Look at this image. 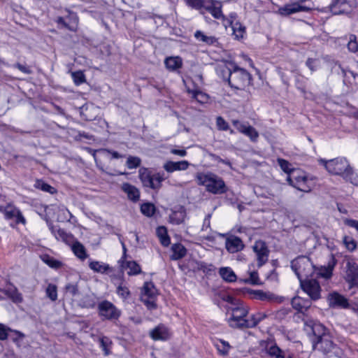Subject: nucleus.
Wrapping results in <instances>:
<instances>
[{
    "mask_svg": "<svg viewBox=\"0 0 358 358\" xmlns=\"http://www.w3.org/2000/svg\"><path fill=\"white\" fill-rule=\"evenodd\" d=\"M231 312L227 322L230 327L234 329H250L256 327L265 317V314L257 313L247 318L249 308L244 303L239 306L231 307Z\"/></svg>",
    "mask_w": 358,
    "mask_h": 358,
    "instance_id": "obj_1",
    "label": "nucleus"
},
{
    "mask_svg": "<svg viewBox=\"0 0 358 358\" xmlns=\"http://www.w3.org/2000/svg\"><path fill=\"white\" fill-rule=\"evenodd\" d=\"M196 180L199 185L204 186L206 190L213 194H222L227 192V187L223 179L212 172L197 173Z\"/></svg>",
    "mask_w": 358,
    "mask_h": 358,
    "instance_id": "obj_2",
    "label": "nucleus"
},
{
    "mask_svg": "<svg viewBox=\"0 0 358 358\" xmlns=\"http://www.w3.org/2000/svg\"><path fill=\"white\" fill-rule=\"evenodd\" d=\"M231 67H224L226 76H229V84L231 87L243 90L250 84V74L243 69L230 64Z\"/></svg>",
    "mask_w": 358,
    "mask_h": 358,
    "instance_id": "obj_3",
    "label": "nucleus"
},
{
    "mask_svg": "<svg viewBox=\"0 0 358 358\" xmlns=\"http://www.w3.org/2000/svg\"><path fill=\"white\" fill-rule=\"evenodd\" d=\"M315 347L322 352L327 358H343L344 355L342 349L334 344L329 334L320 336Z\"/></svg>",
    "mask_w": 358,
    "mask_h": 358,
    "instance_id": "obj_4",
    "label": "nucleus"
},
{
    "mask_svg": "<svg viewBox=\"0 0 358 358\" xmlns=\"http://www.w3.org/2000/svg\"><path fill=\"white\" fill-rule=\"evenodd\" d=\"M319 162L331 174L341 176L343 178H347L349 175L350 165L344 157H338L330 160L320 159Z\"/></svg>",
    "mask_w": 358,
    "mask_h": 358,
    "instance_id": "obj_5",
    "label": "nucleus"
},
{
    "mask_svg": "<svg viewBox=\"0 0 358 358\" xmlns=\"http://www.w3.org/2000/svg\"><path fill=\"white\" fill-rule=\"evenodd\" d=\"M287 181L294 187L304 192H310L314 185L313 178L300 170L293 171L292 175L287 176Z\"/></svg>",
    "mask_w": 358,
    "mask_h": 358,
    "instance_id": "obj_6",
    "label": "nucleus"
},
{
    "mask_svg": "<svg viewBox=\"0 0 358 358\" xmlns=\"http://www.w3.org/2000/svg\"><path fill=\"white\" fill-rule=\"evenodd\" d=\"M292 270L297 275L300 282L303 281V278H308L313 271L312 262L305 256L299 257L292 262Z\"/></svg>",
    "mask_w": 358,
    "mask_h": 358,
    "instance_id": "obj_7",
    "label": "nucleus"
},
{
    "mask_svg": "<svg viewBox=\"0 0 358 358\" xmlns=\"http://www.w3.org/2000/svg\"><path fill=\"white\" fill-rule=\"evenodd\" d=\"M139 178L144 187L159 189L165 180L164 173H157L151 175L148 169L141 168L138 171Z\"/></svg>",
    "mask_w": 358,
    "mask_h": 358,
    "instance_id": "obj_8",
    "label": "nucleus"
},
{
    "mask_svg": "<svg viewBox=\"0 0 358 358\" xmlns=\"http://www.w3.org/2000/svg\"><path fill=\"white\" fill-rule=\"evenodd\" d=\"M98 311L101 317L105 320H117L121 311L110 301L104 300L98 304Z\"/></svg>",
    "mask_w": 358,
    "mask_h": 358,
    "instance_id": "obj_9",
    "label": "nucleus"
},
{
    "mask_svg": "<svg viewBox=\"0 0 358 358\" xmlns=\"http://www.w3.org/2000/svg\"><path fill=\"white\" fill-rule=\"evenodd\" d=\"M157 294V289L151 282H145L143 287L141 295L142 302L149 309H154L156 308L155 298Z\"/></svg>",
    "mask_w": 358,
    "mask_h": 358,
    "instance_id": "obj_10",
    "label": "nucleus"
},
{
    "mask_svg": "<svg viewBox=\"0 0 358 358\" xmlns=\"http://www.w3.org/2000/svg\"><path fill=\"white\" fill-rule=\"evenodd\" d=\"M252 250L255 254V258L259 268L264 265L268 260L269 250L267 245L263 241L259 240L252 245Z\"/></svg>",
    "mask_w": 358,
    "mask_h": 358,
    "instance_id": "obj_11",
    "label": "nucleus"
},
{
    "mask_svg": "<svg viewBox=\"0 0 358 358\" xmlns=\"http://www.w3.org/2000/svg\"><path fill=\"white\" fill-rule=\"evenodd\" d=\"M302 289L310 296L311 300L316 301L321 297V287L315 279H304L300 282Z\"/></svg>",
    "mask_w": 358,
    "mask_h": 358,
    "instance_id": "obj_12",
    "label": "nucleus"
},
{
    "mask_svg": "<svg viewBox=\"0 0 358 358\" xmlns=\"http://www.w3.org/2000/svg\"><path fill=\"white\" fill-rule=\"evenodd\" d=\"M55 22L59 28H66L71 31H76L78 27V17L76 13L69 12L66 17H58Z\"/></svg>",
    "mask_w": 358,
    "mask_h": 358,
    "instance_id": "obj_13",
    "label": "nucleus"
},
{
    "mask_svg": "<svg viewBox=\"0 0 358 358\" xmlns=\"http://www.w3.org/2000/svg\"><path fill=\"white\" fill-rule=\"evenodd\" d=\"M345 280L349 284V287H358V264L353 261L346 263Z\"/></svg>",
    "mask_w": 358,
    "mask_h": 358,
    "instance_id": "obj_14",
    "label": "nucleus"
},
{
    "mask_svg": "<svg viewBox=\"0 0 358 358\" xmlns=\"http://www.w3.org/2000/svg\"><path fill=\"white\" fill-rule=\"evenodd\" d=\"M236 13H232L229 15V19H227V27H231L233 31V35L235 39L240 40L243 38L245 34V27L242 25L237 20Z\"/></svg>",
    "mask_w": 358,
    "mask_h": 358,
    "instance_id": "obj_15",
    "label": "nucleus"
},
{
    "mask_svg": "<svg viewBox=\"0 0 358 358\" xmlns=\"http://www.w3.org/2000/svg\"><path fill=\"white\" fill-rule=\"evenodd\" d=\"M0 212L4 215L5 218L7 220L15 219L17 223L25 222V219L20 211L11 204L0 206Z\"/></svg>",
    "mask_w": 358,
    "mask_h": 358,
    "instance_id": "obj_16",
    "label": "nucleus"
},
{
    "mask_svg": "<svg viewBox=\"0 0 358 358\" xmlns=\"http://www.w3.org/2000/svg\"><path fill=\"white\" fill-rule=\"evenodd\" d=\"M329 305L331 308H347L349 307L348 299L338 292H334L327 298Z\"/></svg>",
    "mask_w": 358,
    "mask_h": 358,
    "instance_id": "obj_17",
    "label": "nucleus"
},
{
    "mask_svg": "<svg viewBox=\"0 0 358 358\" xmlns=\"http://www.w3.org/2000/svg\"><path fill=\"white\" fill-rule=\"evenodd\" d=\"M150 336L154 341H166L171 336V333L168 327L159 324L150 331Z\"/></svg>",
    "mask_w": 358,
    "mask_h": 358,
    "instance_id": "obj_18",
    "label": "nucleus"
},
{
    "mask_svg": "<svg viewBox=\"0 0 358 358\" xmlns=\"http://www.w3.org/2000/svg\"><path fill=\"white\" fill-rule=\"evenodd\" d=\"M221 7L220 3L213 1L211 5L205 6L204 9L210 13L215 19L222 20L223 25L227 27L226 20L229 19V17H225V16L222 15Z\"/></svg>",
    "mask_w": 358,
    "mask_h": 358,
    "instance_id": "obj_19",
    "label": "nucleus"
},
{
    "mask_svg": "<svg viewBox=\"0 0 358 358\" xmlns=\"http://www.w3.org/2000/svg\"><path fill=\"white\" fill-rule=\"evenodd\" d=\"M225 248L229 252L235 253L242 250L244 248V244L240 238L231 236L226 239Z\"/></svg>",
    "mask_w": 358,
    "mask_h": 358,
    "instance_id": "obj_20",
    "label": "nucleus"
},
{
    "mask_svg": "<svg viewBox=\"0 0 358 358\" xmlns=\"http://www.w3.org/2000/svg\"><path fill=\"white\" fill-rule=\"evenodd\" d=\"M122 191L125 193L129 200L137 202L140 199V191L134 185L128 182H124L121 185Z\"/></svg>",
    "mask_w": 358,
    "mask_h": 358,
    "instance_id": "obj_21",
    "label": "nucleus"
},
{
    "mask_svg": "<svg viewBox=\"0 0 358 358\" xmlns=\"http://www.w3.org/2000/svg\"><path fill=\"white\" fill-rule=\"evenodd\" d=\"M189 163L186 161L173 162L168 161L164 165V169L168 173H173L176 171H185L188 169Z\"/></svg>",
    "mask_w": 358,
    "mask_h": 358,
    "instance_id": "obj_22",
    "label": "nucleus"
},
{
    "mask_svg": "<svg viewBox=\"0 0 358 358\" xmlns=\"http://www.w3.org/2000/svg\"><path fill=\"white\" fill-rule=\"evenodd\" d=\"M292 306L294 309L299 313H303L311 306V300L303 299L300 296H295L292 299Z\"/></svg>",
    "mask_w": 358,
    "mask_h": 358,
    "instance_id": "obj_23",
    "label": "nucleus"
},
{
    "mask_svg": "<svg viewBox=\"0 0 358 358\" xmlns=\"http://www.w3.org/2000/svg\"><path fill=\"white\" fill-rule=\"evenodd\" d=\"M50 229L57 240L62 241L66 244H71L73 242V236L66 233L64 229L56 227H52Z\"/></svg>",
    "mask_w": 358,
    "mask_h": 358,
    "instance_id": "obj_24",
    "label": "nucleus"
},
{
    "mask_svg": "<svg viewBox=\"0 0 358 358\" xmlns=\"http://www.w3.org/2000/svg\"><path fill=\"white\" fill-rule=\"evenodd\" d=\"M186 218V210L180 206L178 210H173L169 216L170 222L173 224H182Z\"/></svg>",
    "mask_w": 358,
    "mask_h": 358,
    "instance_id": "obj_25",
    "label": "nucleus"
},
{
    "mask_svg": "<svg viewBox=\"0 0 358 358\" xmlns=\"http://www.w3.org/2000/svg\"><path fill=\"white\" fill-rule=\"evenodd\" d=\"M5 293L13 302L19 303L22 301L21 294L17 289L13 285H8L6 287L1 290Z\"/></svg>",
    "mask_w": 358,
    "mask_h": 358,
    "instance_id": "obj_26",
    "label": "nucleus"
},
{
    "mask_svg": "<svg viewBox=\"0 0 358 358\" xmlns=\"http://www.w3.org/2000/svg\"><path fill=\"white\" fill-rule=\"evenodd\" d=\"M172 254L170 256L171 260H179L187 254L186 248L181 243H175L171 246Z\"/></svg>",
    "mask_w": 358,
    "mask_h": 358,
    "instance_id": "obj_27",
    "label": "nucleus"
},
{
    "mask_svg": "<svg viewBox=\"0 0 358 358\" xmlns=\"http://www.w3.org/2000/svg\"><path fill=\"white\" fill-rule=\"evenodd\" d=\"M71 249L75 255L81 260H84L87 257L86 250L83 244L78 241L71 243Z\"/></svg>",
    "mask_w": 358,
    "mask_h": 358,
    "instance_id": "obj_28",
    "label": "nucleus"
},
{
    "mask_svg": "<svg viewBox=\"0 0 358 358\" xmlns=\"http://www.w3.org/2000/svg\"><path fill=\"white\" fill-rule=\"evenodd\" d=\"M166 67L170 71H175L182 66V59L179 57H170L165 59Z\"/></svg>",
    "mask_w": 358,
    "mask_h": 358,
    "instance_id": "obj_29",
    "label": "nucleus"
},
{
    "mask_svg": "<svg viewBox=\"0 0 358 358\" xmlns=\"http://www.w3.org/2000/svg\"><path fill=\"white\" fill-rule=\"evenodd\" d=\"M219 273L222 279L227 282H232L236 280V275L229 267L220 268Z\"/></svg>",
    "mask_w": 358,
    "mask_h": 358,
    "instance_id": "obj_30",
    "label": "nucleus"
},
{
    "mask_svg": "<svg viewBox=\"0 0 358 358\" xmlns=\"http://www.w3.org/2000/svg\"><path fill=\"white\" fill-rule=\"evenodd\" d=\"M89 266L92 270L96 273H105L110 270L108 264L98 261L90 262Z\"/></svg>",
    "mask_w": 358,
    "mask_h": 358,
    "instance_id": "obj_31",
    "label": "nucleus"
},
{
    "mask_svg": "<svg viewBox=\"0 0 358 358\" xmlns=\"http://www.w3.org/2000/svg\"><path fill=\"white\" fill-rule=\"evenodd\" d=\"M129 275H138L141 272V266L134 261H129L123 266Z\"/></svg>",
    "mask_w": 358,
    "mask_h": 358,
    "instance_id": "obj_32",
    "label": "nucleus"
},
{
    "mask_svg": "<svg viewBox=\"0 0 358 358\" xmlns=\"http://www.w3.org/2000/svg\"><path fill=\"white\" fill-rule=\"evenodd\" d=\"M157 235L162 245L167 247L170 244V238L164 227H159L157 229Z\"/></svg>",
    "mask_w": 358,
    "mask_h": 358,
    "instance_id": "obj_33",
    "label": "nucleus"
},
{
    "mask_svg": "<svg viewBox=\"0 0 358 358\" xmlns=\"http://www.w3.org/2000/svg\"><path fill=\"white\" fill-rule=\"evenodd\" d=\"M194 37L199 41H202L208 45H213L217 42V38L213 36H206L201 31H196Z\"/></svg>",
    "mask_w": 358,
    "mask_h": 358,
    "instance_id": "obj_34",
    "label": "nucleus"
},
{
    "mask_svg": "<svg viewBox=\"0 0 358 358\" xmlns=\"http://www.w3.org/2000/svg\"><path fill=\"white\" fill-rule=\"evenodd\" d=\"M267 353L272 357L285 358V352L276 345H272L268 347Z\"/></svg>",
    "mask_w": 358,
    "mask_h": 358,
    "instance_id": "obj_35",
    "label": "nucleus"
},
{
    "mask_svg": "<svg viewBox=\"0 0 358 358\" xmlns=\"http://www.w3.org/2000/svg\"><path fill=\"white\" fill-rule=\"evenodd\" d=\"M215 347L222 355H227L231 349L229 343L224 340H219L215 343Z\"/></svg>",
    "mask_w": 358,
    "mask_h": 358,
    "instance_id": "obj_36",
    "label": "nucleus"
},
{
    "mask_svg": "<svg viewBox=\"0 0 358 358\" xmlns=\"http://www.w3.org/2000/svg\"><path fill=\"white\" fill-rule=\"evenodd\" d=\"M278 164L281 168V169L286 173L289 175H292L293 171H295L292 167V164L287 160L283 159H278Z\"/></svg>",
    "mask_w": 358,
    "mask_h": 358,
    "instance_id": "obj_37",
    "label": "nucleus"
},
{
    "mask_svg": "<svg viewBox=\"0 0 358 358\" xmlns=\"http://www.w3.org/2000/svg\"><path fill=\"white\" fill-rule=\"evenodd\" d=\"M343 242L346 249L350 252H353L357 249V243L352 237L345 236Z\"/></svg>",
    "mask_w": 358,
    "mask_h": 358,
    "instance_id": "obj_38",
    "label": "nucleus"
},
{
    "mask_svg": "<svg viewBox=\"0 0 358 358\" xmlns=\"http://www.w3.org/2000/svg\"><path fill=\"white\" fill-rule=\"evenodd\" d=\"M141 211L144 215L151 217L155 212V207L152 203H145L141 205Z\"/></svg>",
    "mask_w": 358,
    "mask_h": 358,
    "instance_id": "obj_39",
    "label": "nucleus"
},
{
    "mask_svg": "<svg viewBox=\"0 0 358 358\" xmlns=\"http://www.w3.org/2000/svg\"><path fill=\"white\" fill-rule=\"evenodd\" d=\"M34 187L45 192H49L51 194L55 192L54 187L45 183L44 181L41 180H37L35 182Z\"/></svg>",
    "mask_w": 358,
    "mask_h": 358,
    "instance_id": "obj_40",
    "label": "nucleus"
},
{
    "mask_svg": "<svg viewBox=\"0 0 358 358\" xmlns=\"http://www.w3.org/2000/svg\"><path fill=\"white\" fill-rule=\"evenodd\" d=\"M117 294L123 299L127 300L130 296V291L129 288L124 285L123 283H121L117 288Z\"/></svg>",
    "mask_w": 358,
    "mask_h": 358,
    "instance_id": "obj_41",
    "label": "nucleus"
},
{
    "mask_svg": "<svg viewBox=\"0 0 358 358\" xmlns=\"http://www.w3.org/2000/svg\"><path fill=\"white\" fill-rule=\"evenodd\" d=\"M47 296L52 301H56L57 299V286L53 284H49L45 290Z\"/></svg>",
    "mask_w": 358,
    "mask_h": 358,
    "instance_id": "obj_42",
    "label": "nucleus"
},
{
    "mask_svg": "<svg viewBox=\"0 0 358 358\" xmlns=\"http://www.w3.org/2000/svg\"><path fill=\"white\" fill-rule=\"evenodd\" d=\"M347 47L350 52L353 53L358 52V43L355 35L352 34L350 36Z\"/></svg>",
    "mask_w": 358,
    "mask_h": 358,
    "instance_id": "obj_43",
    "label": "nucleus"
},
{
    "mask_svg": "<svg viewBox=\"0 0 358 358\" xmlns=\"http://www.w3.org/2000/svg\"><path fill=\"white\" fill-rule=\"evenodd\" d=\"M141 160L138 157L129 156L127 158L126 165L128 169H133L138 167L141 164Z\"/></svg>",
    "mask_w": 358,
    "mask_h": 358,
    "instance_id": "obj_44",
    "label": "nucleus"
},
{
    "mask_svg": "<svg viewBox=\"0 0 358 358\" xmlns=\"http://www.w3.org/2000/svg\"><path fill=\"white\" fill-rule=\"evenodd\" d=\"M244 134L249 137L250 141L252 142H257L259 138L258 131L250 125H249V127H247V130L245 131Z\"/></svg>",
    "mask_w": 358,
    "mask_h": 358,
    "instance_id": "obj_45",
    "label": "nucleus"
},
{
    "mask_svg": "<svg viewBox=\"0 0 358 358\" xmlns=\"http://www.w3.org/2000/svg\"><path fill=\"white\" fill-rule=\"evenodd\" d=\"M245 282L252 285H260L261 282L259 278L258 273L255 271L249 272V278L245 280Z\"/></svg>",
    "mask_w": 358,
    "mask_h": 358,
    "instance_id": "obj_46",
    "label": "nucleus"
},
{
    "mask_svg": "<svg viewBox=\"0 0 358 358\" xmlns=\"http://www.w3.org/2000/svg\"><path fill=\"white\" fill-rule=\"evenodd\" d=\"M99 343L100 346L102 348V350L104 351L105 355H108L110 353L109 351V346L111 344L110 340L106 336H103L99 338Z\"/></svg>",
    "mask_w": 358,
    "mask_h": 358,
    "instance_id": "obj_47",
    "label": "nucleus"
},
{
    "mask_svg": "<svg viewBox=\"0 0 358 358\" xmlns=\"http://www.w3.org/2000/svg\"><path fill=\"white\" fill-rule=\"evenodd\" d=\"M71 76H72L74 83L76 85H79L85 82V75L80 71L73 72L71 73Z\"/></svg>",
    "mask_w": 358,
    "mask_h": 358,
    "instance_id": "obj_48",
    "label": "nucleus"
},
{
    "mask_svg": "<svg viewBox=\"0 0 358 358\" xmlns=\"http://www.w3.org/2000/svg\"><path fill=\"white\" fill-rule=\"evenodd\" d=\"M216 125L217 129L221 131H227L229 129V124L221 116L216 118Z\"/></svg>",
    "mask_w": 358,
    "mask_h": 358,
    "instance_id": "obj_49",
    "label": "nucleus"
},
{
    "mask_svg": "<svg viewBox=\"0 0 358 358\" xmlns=\"http://www.w3.org/2000/svg\"><path fill=\"white\" fill-rule=\"evenodd\" d=\"M349 175L345 180L350 182L352 184L358 186V173L353 171L352 168L350 166L349 170Z\"/></svg>",
    "mask_w": 358,
    "mask_h": 358,
    "instance_id": "obj_50",
    "label": "nucleus"
},
{
    "mask_svg": "<svg viewBox=\"0 0 358 358\" xmlns=\"http://www.w3.org/2000/svg\"><path fill=\"white\" fill-rule=\"evenodd\" d=\"M306 66L312 71H315L318 66L319 61L317 59L308 58L306 62Z\"/></svg>",
    "mask_w": 358,
    "mask_h": 358,
    "instance_id": "obj_51",
    "label": "nucleus"
},
{
    "mask_svg": "<svg viewBox=\"0 0 358 358\" xmlns=\"http://www.w3.org/2000/svg\"><path fill=\"white\" fill-rule=\"evenodd\" d=\"M250 293L253 295V298L256 299L264 301L270 299L268 294L262 290H253L251 291Z\"/></svg>",
    "mask_w": 358,
    "mask_h": 358,
    "instance_id": "obj_52",
    "label": "nucleus"
},
{
    "mask_svg": "<svg viewBox=\"0 0 358 358\" xmlns=\"http://www.w3.org/2000/svg\"><path fill=\"white\" fill-rule=\"evenodd\" d=\"M232 124L239 132L243 134L247 130V127H249L248 124L242 123L237 120H232Z\"/></svg>",
    "mask_w": 358,
    "mask_h": 358,
    "instance_id": "obj_53",
    "label": "nucleus"
},
{
    "mask_svg": "<svg viewBox=\"0 0 358 358\" xmlns=\"http://www.w3.org/2000/svg\"><path fill=\"white\" fill-rule=\"evenodd\" d=\"M43 260L45 263H46L48 266L52 268H58L61 266V263L53 258L50 257L49 256H45L43 258Z\"/></svg>",
    "mask_w": 358,
    "mask_h": 358,
    "instance_id": "obj_54",
    "label": "nucleus"
},
{
    "mask_svg": "<svg viewBox=\"0 0 358 358\" xmlns=\"http://www.w3.org/2000/svg\"><path fill=\"white\" fill-rule=\"evenodd\" d=\"M332 270L333 268L331 266L322 268L320 271L319 275L325 279H329L332 275Z\"/></svg>",
    "mask_w": 358,
    "mask_h": 358,
    "instance_id": "obj_55",
    "label": "nucleus"
},
{
    "mask_svg": "<svg viewBox=\"0 0 358 358\" xmlns=\"http://www.w3.org/2000/svg\"><path fill=\"white\" fill-rule=\"evenodd\" d=\"M344 0H333L331 3L329 5V8L331 11L334 14H338L341 13L340 10H337L336 8L339 7L341 4H343Z\"/></svg>",
    "mask_w": 358,
    "mask_h": 358,
    "instance_id": "obj_56",
    "label": "nucleus"
},
{
    "mask_svg": "<svg viewBox=\"0 0 358 358\" xmlns=\"http://www.w3.org/2000/svg\"><path fill=\"white\" fill-rule=\"evenodd\" d=\"M224 301H227V303L231 304V307H234V306H239V305H241L243 303V301L238 300V299H236L235 298H234L233 296H227L225 298H224Z\"/></svg>",
    "mask_w": 358,
    "mask_h": 358,
    "instance_id": "obj_57",
    "label": "nucleus"
},
{
    "mask_svg": "<svg viewBox=\"0 0 358 358\" xmlns=\"http://www.w3.org/2000/svg\"><path fill=\"white\" fill-rule=\"evenodd\" d=\"M345 225L355 228L358 231V220L345 218L343 220Z\"/></svg>",
    "mask_w": 358,
    "mask_h": 358,
    "instance_id": "obj_58",
    "label": "nucleus"
},
{
    "mask_svg": "<svg viewBox=\"0 0 358 358\" xmlns=\"http://www.w3.org/2000/svg\"><path fill=\"white\" fill-rule=\"evenodd\" d=\"M8 331H10L9 329L0 324V340H4L7 338L8 336Z\"/></svg>",
    "mask_w": 358,
    "mask_h": 358,
    "instance_id": "obj_59",
    "label": "nucleus"
},
{
    "mask_svg": "<svg viewBox=\"0 0 358 358\" xmlns=\"http://www.w3.org/2000/svg\"><path fill=\"white\" fill-rule=\"evenodd\" d=\"M14 66L25 74L31 73V70L29 69V67H28L25 65H22L20 63H17V64H15L14 65Z\"/></svg>",
    "mask_w": 358,
    "mask_h": 358,
    "instance_id": "obj_60",
    "label": "nucleus"
},
{
    "mask_svg": "<svg viewBox=\"0 0 358 358\" xmlns=\"http://www.w3.org/2000/svg\"><path fill=\"white\" fill-rule=\"evenodd\" d=\"M224 67H229L227 64L219 65L217 68V72L222 76L223 79L229 81V76H226V71L224 70Z\"/></svg>",
    "mask_w": 358,
    "mask_h": 358,
    "instance_id": "obj_61",
    "label": "nucleus"
},
{
    "mask_svg": "<svg viewBox=\"0 0 358 358\" xmlns=\"http://www.w3.org/2000/svg\"><path fill=\"white\" fill-rule=\"evenodd\" d=\"M193 96L199 102H204L207 99L206 95L201 92H194L193 93Z\"/></svg>",
    "mask_w": 358,
    "mask_h": 358,
    "instance_id": "obj_62",
    "label": "nucleus"
},
{
    "mask_svg": "<svg viewBox=\"0 0 358 358\" xmlns=\"http://www.w3.org/2000/svg\"><path fill=\"white\" fill-rule=\"evenodd\" d=\"M210 217H211V214H208L204 220H203V225H202V228L201 229L203 231H206L208 229L210 228Z\"/></svg>",
    "mask_w": 358,
    "mask_h": 358,
    "instance_id": "obj_63",
    "label": "nucleus"
},
{
    "mask_svg": "<svg viewBox=\"0 0 358 358\" xmlns=\"http://www.w3.org/2000/svg\"><path fill=\"white\" fill-rule=\"evenodd\" d=\"M199 269L202 270L203 272L208 273L213 271V266L211 264L207 265L206 264L201 262L199 264Z\"/></svg>",
    "mask_w": 358,
    "mask_h": 358,
    "instance_id": "obj_64",
    "label": "nucleus"
}]
</instances>
